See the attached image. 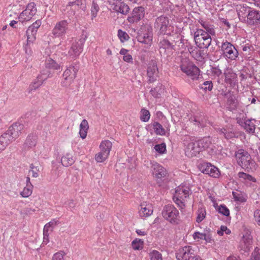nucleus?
<instances>
[{
	"mask_svg": "<svg viewBox=\"0 0 260 260\" xmlns=\"http://www.w3.org/2000/svg\"><path fill=\"white\" fill-rule=\"evenodd\" d=\"M79 69V65L76 63L67 68L63 74V81L61 83L63 86L68 87L71 85L76 77Z\"/></svg>",
	"mask_w": 260,
	"mask_h": 260,
	"instance_id": "obj_8",
	"label": "nucleus"
},
{
	"mask_svg": "<svg viewBox=\"0 0 260 260\" xmlns=\"http://www.w3.org/2000/svg\"><path fill=\"white\" fill-rule=\"evenodd\" d=\"M254 218L256 223L260 226V210L257 209L254 211Z\"/></svg>",
	"mask_w": 260,
	"mask_h": 260,
	"instance_id": "obj_61",
	"label": "nucleus"
},
{
	"mask_svg": "<svg viewBox=\"0 0 260 260\" xmlns=\"http://www.w3.org/2000/svg\"><path fill=\"white\" fill-rule=\"evenodd\" d=\"M218 211L225 216H228L230 215V210L224 205H220L218 208Z\"/></svg>",
	"mask_w": 260,
	"mask_h": 260,
	"instance_id": "obj_51",
	"label": "nucleus"
},
{
	"mask_svg": "<svg viewBox=\"0 0 260 260\" xmlns=\"http://www.w3.org/2000/svg\"><path fill=\"white\" fill-rule=\"evenodd\" d=\"M41 21L37 20L29 26L26 30L27 43L23 46L25 53L30 56L32 54L31 47L33 45L34 42L36 40V35L38 29L41 25Z\"/></svg>",
	"mask_w": 260,
	"mask_h": 260,
	"instance_id": "obj_1",
	"label": "nucleus"
},
{
	"mask_svg": "<svg viewBox=\"0 0 260 260\" xmlns=\"http://www.w3.org/2000/svg\"><path fill=\"white\" fill-rule=\"evenodd\" d=\"M191 193V191L189 185L182 184L176 187L173 200L180 209H184L185 206L184 199L189 197Z\"/></svg>",
	"mask_w": 260,
	"mask_h": 260,
	"instance_id": "obj_2",
	"label": "nucleus"
},
{
	"mask_svg": "<svg viewBox=\"0 0 260 260\" xmlns=\"http://www.w3.org/2000/svg\"><path fill=\"white\" fill-rule=\"evenodd\" d=\"M201 151L198 144V141L191 140V142L187 145L185 149V154L188 157L196 156Z\"/></svg>",
	"mask_w": 260,
	"mask_h": 260,
	"instance_id": "obj_21",
	"label": "nucleus"
},
{
	"mask_svg": "<svg viewBox=\"0 0 260 260\" xmlns=\"http://www.w3.org/2000/svg\"><path fill=\"white\" fill-rule=\"evenodd\" d=\"M51 76V73L49 71L45 70L41 72V74L37 77V79L30 85L31 90H36L43 84L44 81L46 80Z\"/></svg>",
	"mask_w": 260,
	"mask_h": 260,
	"instance_id": "obj_16",
	"label": "nucleus"
},
{
	"mask_svg": "<svg viewBox=\"0 0 260 260\" xmlns=\"http://www.w3.org/2000/svg\"><path fill=\"white\" fill-rule=\"evenodd\" d=\"M85 42L84 39H79L75 40L70 47L67 56L71 59H75L79 57L83 51V47Z\"/></svg>",
	"mask_w": 260,
	"mask_h": 260,
	"instance_id": "obj_10",
	"label": "nucleus"
},
{
	"mask_svg": "<svg viewBox=\"0 0 260 260\" xmlns=\"http://www.w3.org/2000/svg\"><path fill=\"white\" fill-rule=\"evenodd\" d=\"M251 260H260V249L256 247L252 253Z\"/></svg>",
	"mask_w": 260,
	"mask_h": 260,
	"instance_id": "obj_57",
	"label": "nucleus"
},
{
	"mask_svg": "<svg viewBox=\"0 0 260 260\" xmlns=\"http://www.w3.org/2000/svg\"><path fill=\"white\" fill-rule=\"evenodd\" d=\"M194 255L193 250L189 246L180 248L176 253V257L178 260H189Z\"/></svg>",
	"mask_w": 260,
	"mask_h": 260,
	"instance_id": "obj_19",
	"label": "nucleus"
},
{
	"mask_svg": "<svg viewBox=\"0 0 260 260\" xmlns=\"http://www.w3.org/2000/svg\"><path fill=\"white\" fill-rule=\"evenodd\" d=\"M68 7H72L85 12L86 9V0H76L75 2H69L67 6V8Z\"/></svg>",
	"mask_w": 260,
	"mask_h": 260,
	"instance_id": "obj_30",
	"label": "nucleus"
},
{
	"mask_svg": "<svg viewBox=\"0 0 260 260\" xmlns=\"http://www.w3.org/2000/svg\"><path fill=\"white\" fill-rule=\"evenodd\" d=\"M150 118L149 111L145 108H143L140 111V119L143 122H147Z\"/></svg>",
	"mask_w": 260,
	"mask_h": 260,
	"instance_id": "obj_42",
	"label": "nucleus"
},
{
	"mask_svg": "<svg viewBox=\"0 0 260 260\" xmlns=\"http://www.w3.org/2000/svg\"><path fill=\"white\" fill-rule=\"evenodd\" d=\"M61 162L63 166L68 167L74 162V160L71 154L67 153L61 158Z\"/></svg>",
	"mask_w": 260,
	"mask_h": 260,
	"instance_id": "obj_40",
	"label": "nucleus"
},
{
	"mask_svg": "<svg viewBox=\"0 0 260 260\" xmlns=\"http://www.w3.org/2000/svg\"><path fill=\"white\" fill-rule=\"evenodd\" d=\"M49 242V231L43 230V244L46 245Z\"/></svg>",
	"mask_w": 260,
	"mask_h": 260,
	"instance_id": "obj_62",
	"label": "nucleus"
},
{
	"mask_svg": "<svg viewBox=\"0 0 260 260\" xmlns=\"http://www.w3.org/2000/svg\"><path fill=\"white\" fill-rule=\"evenodd\" d=\"M201 171L210 177L218 178L220 176V172L215 166L209 162L203 163L200 168Z\"/></svg>",
	"mask_w": 260,
	"mask_h": 260,
	"instance_id": "obj_15",
	"label": "nucleus"
},
{
	"mask_svg": "<svg viewBox=\"0 0 260 260\" xmlns=\"http://www.w3.org/2000/svg\"><path fill=\"white\" fill-rule=\"evenodd\" d=\"M220 50L223 57L228 62L236 61L239 57V52L231 42L225 41L221 43Z\"/></svg>",
	"mask_w": 260,
	"mask_h": 260,
	"instance_id": "obj_3",
	"label": "nucleus"
},
{
	"mask_svg": "<svg viewBox=\"0 0 260 260\" xmlns=\"http://www.w3.org/2000/svg\"><path fill=\"white\" fill-rule=\"evenodd\" d=\"M211 73L212 76L215 77H219L221 75L222 72L220 69L218 68V67H212L211 69Z\"/></svg>",
	"mask_w": 260,
	"mask_h": 260,
	"instance_id": "obj_55",
	"label": "nucleus"
},
{
	"mask_svg": "<svg viewBox=\"0 0 260 260\" xmlns=\"http://www.w3.org/2000/svg\"><path fill=\"white\" fill-rule=\"evenodd\" d=\"M68 29V23L67 20H61L55 25L52 30L53 38H62L66 34Z\"/></svg>",
	"mask_w": 260,
	"mask_h": 260,
	"instance_id": "obj_12",
	"label": "nucleus"
},
{
	"mask_svg": "<svg viewBox=\"0 0 260 260\" xmlns=\"http://www.w3.org/2000/svg\"><path fill=\"white\" fill-rule=\"evenodd\" d=\"M152 127L156 135L164 136L166 134V129L161 124L158 122H154L152 124Z\"/></svg>",
	"mask_w": 260,
	"mask_h": 260,
	"instance_id": "obj_38",
	"label": "nucleus"
},
{
	"mask_svg": "<svg viewBox=\"0 0 260 260\" xmlns=\"http://www.w3.org/2000/svg\"><path fill=\"white\" fill-rule=\"evenodd\" d=\"M109 155L104 153V152L100 150L95 155V160L97 162H102L105 161L108 157Z\"/></svg>",
	"mask_w": 260,
	"mask_h": 260,
	"instance_id": "obj_43",
	"label": "nucleus"
},
{
	"mask_svg": "<svg viewBox=\"0 0 260 260\" xmlns=\"http://www.w3.org/2000/svg\"><path fill=\"white\" fill-rule=\"evenodd\" d=\"M242 50L244 52H247L250 54L253 51V47L251 45L245 44L242 46Z\"/></svg>",
	"mask_w": 260,
	"mask_h": 260,
	"instance_id": "obj_63",
	"label": "nucleus"
},
{
	"mask_svg": "<svg viewBox=\"0 0 260 260\" xmlns=\"http://www.w3.org/2000/svg\"><path fill=\"white\" fill-rule=\"evenodd\" d=\"M147 76L150 82L155 81L158 77V68L155 61L149 62L147 69Z\"/></svg>",
	"mask_w": 260,
	"mask_h": 260,
	"instance_id": "obj_25",
	"label": "nucleus"
},
{
	"mask_svg": "<svg viewBox=\"0 0 260 260\" xmlns=\"http://www.w3.org/2000/svg\"><path fill=\"white\" fill-rule=\"evenodd\" d=\"M237 123L239 124L246 132L249 134H253L255 133V124L252 119L244 118H237Z\"/></svg>",
	"mask_w": 260,
	"mask_h": 260,
	"instance_id": "obj_17",
	"label": "nucleus"
},
{
	"mask_svg": "<svg viewBox=\"0 0 260 260\" xmlns=\"http://www.w3.org/2000/svg\"><path fill=\"white\" fill-rule=\"evenodd\" d=\"M112 147V144L111 142L109 140L103 141L100 145V150L109 155Z\"/></svg>",
	"mask_w": 260,
	"mask_h": 260,
	"instance_id": "obj_34",
	"label": "nucleus"
},
{
	"mask_svg": "<svg viewBox=\"0 0 260 260\" xmlns=\"http://www.w3.org/2000/svg\"><path fill=\"white\" fill-rule=\"evenodd\" d=\"M233 195L234 200L236 201H239L240 202H244L246 201L245 199L240 194H238L236 192H233Z\"/></svg>",
	"mask_w": 260,
	"mask_h": 260,
	"instance_id": "obj_60",
	"label": "nucleus"
},
{
	"mask_svg": "<svg viewBox=\"0 0 260 260\" xmlns=\"http://www.w3.org/2000/svg\"><path fill=\"white\" fill-rule=\"evenodd\" d=\"M252 238L248 233L244 234L240 241V248L243 252H248L252 247Z\"/></svg>",
	"mask_w": 260,
	"mask_h": 260,
	"instance_id": "obj_22",
	"label": "nucleus"
},
{
	"mask_svg": "<svg viewBox=\"0 0 260 260\" xmlns=\"http://www.w3.org/2000/svg\"><path fill=\"white\" fill-rule=\"evenodd\" d=\"M219 133L222 135L226 139H230L235 137V134L232 132H228L224 128H219Z\"/></svg>",
	"mask_w": 260,
	"mask_h": 260,
	"instance_id": "obj_46",
	"label": "nucleus"
},
{
	"mask_svg": "<svg viewBox=\"0 0 260 260\" xmlns=\"http://www.w3.org/2000/svg\"><path fill=\"white\" fill-rule=\"evenodd\" d=\"M10 142L7 138L5 137L3 135L0 136V152L4 150L6 147Z\"/></svg>",
	"mask_w": 260,
	"mask_h": 260,
	"instance_id": "obj_50",
	"label": "nucleus"
},
{
	"mask_svg": "<svg viewBox=\"0 0 260 260\" xmlns=\"http://www.w3.org/2000/svg\"><path fill=\"white\" fill-rule=\"evenodd\" d=\"M194 39L196 45L201 49H207L211 45V35L206 34L203 29H197L194 33Z\"/></svg>",
	"mask_w": 260,
	"mask_h": 260,
	"instance_id": "obj_5",
	"label": "nucleus"
},
{
	"mask_svg": "<svg viewBox=\"0 0 260 260\" xmlns=\"http://www.w3.org/2000/svg\"><path fill=\"white\" fill-rule=\"evenodd\" d=\"M211 143V139L209 137H205L198 140V144L201 150L209 148Z\"/></svg>",
	"mask_w": 260,
	"mask_h": 260,
	"instance_id": "obj_36",
	"label": "nucleus"
},
{
	"mask_svg": "<svg viewBox=\"0 0 260 260\" xmlns=\"http://www.w3.org/2000/svg\"><path fill=\"white\" fill-rule=\"evenodd\" d=\"M196 222L198 223L201 222L206 217V210L203 205L199 206L198 209L196 212Z\"/></svg>",
	"mask_w": 260,
	"mask_h": 260,
	"instance_id": "obj_33",
	"label": "nucleus"
},
{
	"mask_svg": "<svg viewBox=\"0 0 260 260\" xmlns=\"http://www.w3.org/2000/svg\"><path fill=\"white\" fill-rule=\"evenodd\" d=\"M26 185L22 191L20 192V195L23 198H27L29 197L32 192L33 186L30 182V179L28 177H26Z\"/></svg>",
	"mask_w": 260,
	"mask_h": 260,
	"instance_id": "obj_31",
	"label": "nucleus"
},
{
	"mask_svg": "<svg viewBox=\"0 0 260 260\" xmlns=\"http://www.w3.org/2000/svg\"><path fill=\"white\" fill-rule=\"evenodd\" d=\"M58 223L59 222L57 220L53 219L45 225L43 230L46 231H52L53 228L58 224Z\"/></svg>",
	"mask_w": 260,
	"mask_h": 260,
	"instance_id": "obj_45",
	"label": "nucleus"
},
{
	"mask_svg": "<svg viewBox=\"0 0 260 260\" xmlns=\"http://www.w3.org/2000/svg\"><path fill=\"white\" fill-rule=\"evenodd\" d=\"M64 253L62 251L56 252L53 255L52 260H64Z\"/></svg>",
	"mask_w": 260,
	"mask_h": 260,
	"instance_id": "obj_59",
	"label": "nucleus"
},
{
	"mask_svg": "<svg viewBox=\"0 0 260 260\" xmlns=\"http://www.w3.org/2000/svg\"><path fill=\"white\" fill-rule=\"evenodd\" d=\"M121 2V0H108V3L111 9L114 11L117 9Z\"/></svg>",
	"mask_w": 260,
	"mask_h": 260,
	"instance_id": "obj_54",
	"label": "nucleus"
},
{
	"mask_svg": "<svg viewBox=\"0 0 260 260\" xmlns=\"http://www.w3.org/2000/svg\"><path fill=\"white\" fill-rule=\"evenodd\" d=\"M252 8L246 4L237 5L236 11L240 20L244 22Z\"/></svg>",
	"mask_w": 260,
	"mask_h": 260,
	"instance_id": "obj_24",
	"label": "nucleus"
},
{
	"mask_svg": "<svg viewBox=\"0 0 260 260\" xmlns=\"http://www.w3.org/2000/svg\"><path fill=\"white\" fill-rule=\"evenodd\" d=\"M15 125L13 124L10 126L7 132L3 135L5 137L7 138V139L10 142H12L15 140L14 136L15 134Z\"/></svg>",
	"mask_w": 260,
	"mask_h": 260,
	"instance_id": "obj_37",
	"label": "nucleus"
},
{
	"mask_svg": "<svg viewBox=\"0 0 260 260\" xmlns=\"http://www.w3.org/2000/svg\"><path fill=\"white\" fill-rule=\"evenodd\" d=\"M154 148L159 154H163L166 151V146L165 143L157 144L154 146Z\"/></svg>",
	"mask_w": 260,
	"mask_h": 260,
	"instance_id": "obj_53",
	"label": "nucleus"
},
{
	"mask_svg": "<svg viewBox=\"0 0 260 260\" xmlns=\"http://www.w3.org/2000/svg\"><path fill=\"white\" fill-rule=\"evenodd\" d=\"M45 67L47 69L54 70H59L61 69V66L55 60L51 58H47L45 61Z\"/></svg>",
	"mask_w": 260,
	"mask_h": 260,
	"instance_id": "obj_35",
	"label": "nucleus"
},
{
	"mask_svg": "<svg viewBox=\"0 0 260 260\" xmlns=\"http://www.w3.org/2000/svg\"><path fill=\"white\" fill-rule=\"evenodd\" d=\"M213 84L211 81H207L203 83L201 88L205 90L211 91L213 88Z\"/></svg>",
	"mask_w": 260,
	"mask_h": 260,
	"instance_id": "obj_56",
	"label": "nucleus"
},
{
	"mask_svg": "<svg viewBox=\"0 0 260 260\" xmlns=\"http://www.w3.org/2000/svg\"><path fill=\"white\" fill-rule=\"evenodd\" d=\"M144 8L143 7H136L131 16L128 17L127 20L131 23L137 22L144 16Z\"/></svg>",
	"mask_w": 260,
	"mask_h": 260,
	"instance_id": "obj_23",
	"label": "nucleus"
},
{
	"mask_svg": "<svg viewBox=\"0 0 260 260\" xmlns=\"http://www.w3.org/2000/svg\"><path fill=\"white\" fill-rule=\"evenodd\" d=\"M140 207L139 213L141 217H147L152 214L153 209L151 204L143 203L141 204Z\"/></svg>",
	"mask_w": 260,
	"mask_h": 260,
	"instance_id": "obj_27",
	"label": "nucleus"
},
{
	"mask_svg": "<svg viewBox=\"0 0 260 260\" xmlns=\"http://www.w3.org/2000/svg\"><path fill=\"white\" fill-rule=\"evenodd\" d=\"M191 122H192L194 125H197L198 127H204L206 125L207 123V119L206 117L201 114L197 115L190 119Z\"/></svg>",
	"mask_w": 260,
	"mask_h": 260,
	"instance_id": "obj_28",
	"label": "nucleus"
},
{
	"mask_svg": "<svg viewBox=\"0 0 260 260\" xmlns=\"http://www.w3.org/2000/svg\"><path fill=\"white\" fill-rule=\"evenodd\" d=\"M238 176L239 178L240 181L242 182H248L252 181L253 182H256V179L252 177L251 175L246 174L245 173L240 172L238 173Z\"/></svg>",
	"mask_w": 260,
	"mask_h": 260,
	"instance_id": "obj_39",
	"label": "nucleus"
},
{
	"mask_svg": "<svg viewBox=\"0 0 260 260\" xmlns=\"http://www.w3.org/2000/svg\"><path fill=\"white\" fill-rule=\"evenodd\" d=\"M180 68L181 71L192 80L199 78L200 71L192 62L188 59L181 60Z\"/></svg>",
	"mask_w": 260,
	"mask_h": 260,
	"instance_id": "obj_4",
	"label": "nucleus"
},
{
	"mask_svg": "<svg viewBox=\"0 0 260 260\" xmlns=\"http://www.w3.org/2000/svg\"><path fill=\"white\" fill-rule=\"evenodd\" d=\"M160 53L169 54L174 49V45H172L168 40L160 39L158 44Z\"/></svg>",
	"mask_w": 260,
	"mask_h": 260,
	"instance_id": "obj_26",
	"label": "nucleus"
},
{
	"mask_svg": "<svg viewBox=\"0 0 260 260\" xmlns=\"http://www.w3.org/2000/svg\"><path fill=\"white\" fill-rule=\"evenodd\" d=\"M88 128V121L86 119H83L80 124L79 131L80 136L82 139H84L86 137Z\"/></svg>",
	"mask_w": 260,
	"mask_h": 260,
	"instance_id": "obj_32",
	"label": "nucleus"
},
{
	"mask_svg": "<svg viewBox=\"0 0 260 260\" xmlns=\"http://www.w3.org/2000/svg\"><path fill=\"white\" fill-rule=\"evenodd\" d=\"M144 242L142 240L136 239L133 241L132 246L134 250H140L143 247Z\"/></svg>",
	"mask_w": 260,
	"mask_h": 260,
	"instance_id": "obj_44",
	"label": "nucleus"
},
{
	"mask_svg": "<svg viewBox=\"0 0 260 260\" xmlns=\"http://www.w3.org/2000/svg\"><path fill=\"white\" fill-rule=\"evenodd\" d=\"M36 138L35 137L32 136H28L25 141V145L28 147H32L36 145Z\"/></svg>",
	"mask_w": 260,
	"mask_h": 260,
	"instance_id": "obj_52",
	"label": "nucleus"
},
{
	"mask_svg": "<svg viewBox=\"0 0 260 260\" xmlns=\"http://www.w3.org/2000/svg\"><path fill=\"white\" fill-rule=\"evenodd\" d=\"M199 23L201 24V26L204 28L206 34H208L211 36L215 35V30L214 26L210 22L204 21L202 19L199 20Z\"/></svg>",
	"mask_w": 260,
	"mask_h": 260,
	"instance_id": "obj_29",
	"label": "nucleus"
},
{
	"mask_svg": "<svg viewBox=\"0 0 260 260\" xmlns=\"http://www.w3.org/2000/svg\"><path fill=\"white\" fill-rule=\"evenodd\" d=\"M37 12V8L34 3L28 4L25 9L19 15L18 19L20 22L24 23L29 21L35 15Z\"/></svg>",
	"mask_w": 260,
	"mask_h": 260,
	"instance_id": "obj_11",
	"label": "nucleus"
},
{
	"mask_svg": "<svg viewBox=\"0 0 260 260\" xmlns=\"http://www.w3.org/2000/svg\"><path fill=\"white\" fill-rule=\"evenodd\" d=\"M117 36L120 41L122 43L128 41L129 39L128 35L125 31H124L121 29H119L118 30Z\"/></svg>",
	"mask_w": 260,
	"mask_h": 260,
	"instance_id": "obj_47",
	"label": "nucleus"
},
{
	"mask_svg": "<svg viewBox=\"0 0 260 260\" xmlns=\"http://www.w3.org/2000/svg\"><path fill=\"white\" fill-rule=\"evenodd\" d=\"M205 233H200L199 232H196L193 234V238L194 240L199 241L200 240H204Z\"/></svg>",
	"mask_w": 260,
	"mask_h": 260,
	"instance_id": "obj_58",
	"label": "nucleus"
},
{
	"mask_svg": "<svg viewBox=\"0 0 260 260\" xmlns=\"http://www.w3.org/2000/svg\"><path fill=\"white\" fill-rule=\"evenodd\" d=\"M129 10V8L128 5L121 1L115 12L120 13L123 15H126L128 13Z\"/></svg>",
	"mask_w": 260,
	"mask_h": 260,
	"instance_id": "obj_41",
	"label": "nucleus"
},
{
	"mask_svg": "<svg viewBox=\"0 0 260 260\" xmlns=\"http://www.w3.org/2000/svg\"><path fill=\"white\" fill-rule=\"evenodd\" d=\"M142 30H143V28H141L137 37V40L140 43L146 45V47L148 48L151 46L152 43L153 34L152 28L150 27H147V28L145 27L144 31H143Z\"/></svg>",
	"mask_w": 260,
	"mask_h": 260,
	"instance_id": "obj_9",
	"label": "nucleus"
},
{
	"mask_svg": "<svg viewBox=\"0 0 260 260\" xmlns=\"http://www.w3.org/2000/svg\"><path fill=\"white\" fill-rule=\"evenodd\" d=\"M244 22L250 25L259 24L260 11L251 8Z\"/></svg>",
	"mask_w": 260,
	"mask_h": 260,
	"instance_id": "obj_20",
	"label": "nucleus"
},
{
	"mask_svg": "<svg viewBox=\"0 0 260 260\" xmlns=\"http://www.w3.org/2000/svg\"><path fill=\"white\" fill-rule=\"evenodd\" d=\"M171 25H169V21L167 17L161 16L157 17L154 23V27L159 30V33L161 34H168L170 31Z\"/></svg>",
	"mask_w": 260,
	"mask_h": 260,
	"instance_id": "obj_13",
	"label": "nucleus"
},
{
	"mask_svg": "<svg viewBox=\"0 0 260 260\" xmlns=\"http://www.w3.org/2000/svg\"><path fill=\"white\" fill-rule=\"evenodd\" d=\"M123 59L124 61L128 63L132 62L133 61L132 56L129 54H128L127 55L123 56Z\"/></svg>",
	"mask_w": 260,
	"mask_h": 260,
	"instance_id": "obj_64",
	"label": "nucleus"
},
{
	"mask_svg": "<svg viewBox=\"0 0 260 260\" xmlns=\"http://www.w3.org/2000/svg\"><path fill=\"white\" fill-rule=\"evenodd\" d=\"M151 173L157 182L161 181L162 178L165 177L167 174V170L162 166L156 162H152Z\"/></svg>",
	"mask_w": 260,
	"mask_h": 260,
	"instance_id": "obj_14",
	"label": "nucleus"
},
{
	"mask_svg": "<svg viewBox=\"0 0 260 260\" xmlns=\"http://www.w3.org/2000/svg\"><path fill=\"white\" fill-rule=\"evenodd\" d=\"M163 217L172 224H178L179 221V212L173 205H166L161 212Z\"/></svg>",
	"mask_w": 260,
	"mask_h": 260,
	"instance_id": "obj_7",
	"label": "nucleus"
},
{
	"mask_svg": "<svg viewBox=\"0 0 260 260\" xmlns=\"http://www.w3.org/2000/svg\"><path fill=\"white\" fill-rule=\"evenodd\" d=\"M224 81L230 87H234L238 84L237 74L230 68H226L224 72Z\"/></svg>",
	"mask_w": 260,
	"mask_h": 260,
	"instance_id": "obj_18",
	"label": "nucleus"
},
{
	"mask_svg": "<svg viewBox=\"0 0 260 260\" xmlns=\"http://www.w3.org/2000/svg\"><path fill=\"white\" fill-rule=\"evenodd\" d=\"M235 156L238 164L243 169H251L254 162L251 159L250 154L243 149H239L235 152Z\"/></svg>",
	"mask_w": 260,
	"mask_h": 260,
	"instance_id": "obj_6",
	"label": "nucleus"
},
{
	"mask_svg": "<svg viewBox=\"0 0 260 260\" xmlns=\"http://www.w3.org/2000/svg\"><path fill=\"white\" fill-rule=\"evenodd\" d=\"M149 256L150 260H162L161 254L155 250L150 252Z\"/></svg>",
	"mask_w": 260,
	"mask_h": 260,
	"instance_id": "obj_49",
	"label": "nucleus"
},
{
	"mask_svg": "<svg viewBox=\"0 0 260 260\" xmlns=\"http://www.w3.org/2000/svg\"><path fill=\"white\" fill-rule=\"evenodd\" d=\"M99 10V5L94 1H93L90 10L92 19L97 16Z\"/></svg>",
	"mask_w": 260,
	"mask_h": 260,
	"instance_id": "obj_48",
	"label": "nucleus"
}]
</instances>
